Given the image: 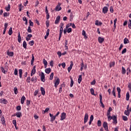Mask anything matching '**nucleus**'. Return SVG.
<instances>
[{
    "mask_svg": "<svg viewBox=\"0 0 131 131\" xmlns=\"http://www.w3.org/2000/svg\"><path fill=\"white\" fill-rule=\"evenodd\" d=\"M126 73V70H125V68L124 67H122V74H125Z\"/></svg>",
    "mask_w": 131,
    "mask_h": 131,
    "instance_id": "nucleus-34",
    "label": "nucleus"
},
{
    "mask_svg": "<svg viewBox=\"0 0 131 131\" xmlns=\"http://www.w3.org/2000/svg\"><path fill=\"white\" fill-rule=\"evenodd\" d=\"M60 6H61V5L60 4H59L56 7H55V10L59 11H61V10H62V7H60Z\"/></svg>",
    "mask_w": 131,
    "mask_h": 131,
    "instance_id": "nucleus-13",
    "label": "nucleus"
},
{
    "mask_svg": "<svg viewBox=\"0 0 131 131\" xmlns=\"http://www.w3.org/2000/svg\"><path fill=\"white\" fill-rule=\"evenodd\" d=\"M98 42H99V43H103V42H104V39L103 37L99 36L98 38Z\"/></svg>",
    "mask_w": 131,
    "mask_h": 131,
    "instance_id": "nucleus-9",
    "label": "nucleus"
},
{
    "mask_svg": "<svg viewBox=\"0 0 131 131\" xmlns=\"http://www.w3.org/2000/svg\"><path fill=\"white\" fill-rule=\"evenodd\" d=\"M26 100V97H25V96H23L21 98H20V103L21 104H24V101Z\"/></svg>",
    "mask_w": 131,
    "mask_h": 131,
    "instance_id": "nucleus-15",
    "label": "nucleus"
},
{
    "mask_svg": "<svg viewBox=\"0 0 131 131\" xmlns=\"http://www.w3.org/2000/svg\"><path fill=\"white\" fill-rule=\"evenodd\" d=\"M39 76H40L41 81H42V82H45L46 81L45 73H43V72H41V75H40V74H39Z\"/></svg>",
    "mask_w": 131,
    "mask_h": 131,
    "instance_id": "nucleus-1",
    "label": "nucleus"
},
{
    "mask_svg": "<svg viewBox=\"0 0 131 131\" xmlns=\"http://www.w3.org/2000/svg\"><path fill=\"white\" fill-rule=\"evenodd\" d=\"M66 118V114L64 112L61 113V117H60V120L62 121L64 120Z\"/></svg>",
    "mask_w": 131,
    "mask_h": 131,
    "instance_id": "nucleus-6",
    "label": "nucleus"
},
{
    "mask_svg": "<svg viewBox=\"0 0 131 131\" xmlns=\"http://www.w3.org/2000/svg\"><path fill=\"white\" fill-rule=\"evenodd\" d=\"M43 64H44L45 68H46L48 66V61H47L45 59H43Z\"/></svg>",
    "mask_w": 131,
    "mask_h": 131,
    "instance_id": "nucleus-21",
    "label": "nucleus"
},
{
    "mask_svg": "<svg viewBox=\"0 0 131 131\" xmlns=\"http://www.w3.org/2000/svg\"><path fill=\"white\" fill-rule=\"evenodd\" d=\"M70 26H72V23L68 24V25H66V29H68Z\"/></svg>",
    "mask_w": 131,
    "mask_h": 131,
    "instance_id": "nucleus-43",
    "label": "nucleus"
},
{
    "mask_svg": "<svg viewBox=\"0 0 131 131\" xmlns=\"http://www.w3.org/2000/svg\"><path fill=\"white\" fill-rule=\"evenodd\" d=\"M50 117H51L50 121L51 122H53L56 119V117L55 116H53V114L50 113L49 114Z\"/></svg>",
    "mask_w": 131,
    "mask_h": 131,
    "instance_id": "nucleus-7",
    "label": "nucleus"
},
{
    "mask_svg": "<svg viewBox=\"0 0 131 131\" xmlns=\"http://www.w3.org/2000/svg\"><path fill=\"white\" fill-rule=\"evenodd\" d=\"M126 51H127L126 48L124 49L122 51L121 54H122V55H123V54H125V53H126Z\"/></svg>",
    "mask_w": 131,
    "mask_h": 131,
    "instance_id": "nucleus-49",
    "label": "nucleus"
},
{
    "mask_svg": "<svg viewBox=\"0 0 131 131\" xmlns=\"http://www.w3.org/2000/svg\"><path fill=\"white\" fill-rule=\"evenodd\" d=\"M31 79V78H30V77H28L26 80L27 82H28L29 83H30V80Z\"/></svg>",
    "mask_w": 131,
    "mask_h": 131,
    "instance_id": "nucleus-50",
    "label": "nucleus"
},
{
    "mask_svg": "<svg viewBox=\"0 0 131 131\" xmlns=\"http://www.w3.org/2000/svg\"><path fill=\"white\" fill-rule=\"evenodd\" d=\"M60 16H57L55 21V24H58L60 22Z\"/></svg>",
    "mask_w": 131,
    "mask_h": 131,
    "instance_id": "nucleus-14",
    "label": "nucleus"
},
{
    "mask_svg": "<svg viewBox=\"0 0 131 131\" xmlns=\"http://www.w3.org/2000/svg\"><path fill=\"white\" fill-rule=\"evenodd\" d=\"M8 56H9V57H13V56H14V52H7V53Z\"/></svg>",
    "mask_w": 131,
    "mask_h": 131,
    "instance_id": "nucleus-20",
    "label": "nucleus"
},
{
    "mask_svg": "<svg viewBox=\"0 0 131 131\" xmlns=\"http://www.w3.org/2000/svg\"><path fill=\"white\" fill-rule=\"evenodd\" d=\"M29 24H30V26L33 27L34 24L33 22H32L31 19L29 20Z\"/></svg>",
    "mask_w": 131,
    "mask_h": 131,
    "instance_id": "nucleus-51",
    "label": "nucleus"
},
{
    "mask_svg": "<svg viewBox=\"0 0 131 131\" xmlns=\"http://www.w3.org/2000/svg\"><path fill=\"white\" fill-rule=\"evenodd\" d=\"M27 31L28 32H29V33H31V32H32V30H31V28L30 27V26L28 27Z\"/></svg>",
    "mask_w": 131,
    "mask_h": 131,
    "instance_id": "nucleus-42",
    "label": "nucleus"
},
{
    "mask_svg": "<svg viewBox=\"0 0 131 131\" xmlns=\"http://www.w3.org/2000/svg\"><path fill=\"white\" fill-rule=\"evenodd\" d=\"M112 94L114 97H115V98H116V93H115V87H114L113 88Z\"/></svg>",
    "mask_w": 131,
    "mask_h": 131,
    "instance_id": "nucleus-27",
    "label": "nucleus"
},
{
    "mask_svg": "<svg viewBox=\"0 0 131 131\" xmlns=\"http://www.w3.org/2000/svg\"><path fill=\"white\" fill-rule=\"evenodd\" d=\"M113 120V123H115V124H117V117L116 116H113L112 117V119Z\"/></svg>",
    "mask_w": 131,
    "mask_h": 131,
    "instance_id": "nucleus-10",
    "label": "nucleus"
},
{
    "mask_svg": "<svg viewBox=\"0 0 131 131\" xmlns=\"http://www.w3.org/2000/svg\"><path fill=\"white\" fill-rule=\"evenodd\" d=\"M18 8H19V12H21V11H22V4H20L18 6Z\"/></svg>",
    "mask_w": 131,
    "mask_h": 131,
    "instance_id": "nucleus-53",
    "label": "nucleus"
},
{
    "mask_svg": "<svg viewBox=\"0 0 131 131\" xmlns=\"http://www.w3.org/2000/svg\"><path fill=\"white\" fill-rule=\"evenodd\" d=\"M14 74V75H18V70L17 69H15Z\"/></svg>",
    "mask_w": 131,
    "mask_h": 131,
    "instance_id": "nucleus-52",
    "label": "nucleus"
},
{
    "mask_svg": "<svg viewBox=\"0 0 131 131\" xmlns=\"http://www.w3.org/2000/svg\"><path fill=\"white\" fill-rule=\"evenodd\" d=\"M26 104H27V106H30V100H27Z\"/></svg>",
    "mask_w": 131,
    "mask_h": 131,
    "instance_id": "nucleus-58",
    "label": "nucleus"
},
{
    "mask_svg": "<svg viewBox=\"0 0 131 131\" xmlns=\"http://www.w3.org/2000/svg\"><path fill=\"white\" fill-rule=\"evenodd\" d=\"M34 62V55H32V59L31 60V64L33 66V62Z\"/></svg>",
    "mask_w": 131,
    "mask_h": 131,
    "instance_id": "nucleus-25",
    "label": "nucleus"
},
{
    "mask_svg": "<svg viewBox=\"0 0 131 131\" xmlns=\"http://www.w3.org/2000/svg\"><path fill=\"white\" fill-rule=\"evenodd\" d=\"M110 11L111 13H113V12H114V10L113 9V7L112 6L110 7Z\"/></svg>",
    "mask_w": 131,
    "mask_h": 131,
    "instance_id": "nucleus-59",
    "label": "nucleus"
},
{
    "mask_svg": "<svg viewBox=\"0 0 131 131\" xmlns=\"http://www.w3.org/2000/svg\"><path fill=\"white\" fill-rule=\"evenodd\" d=\"M56 80L54 83V86L55 88H57L58 85H59V83H60V79L58 77H56Z\"/></svg>",
    "mask_w": 131,
    "mask_h": 131,
    "instance_id": "nucleus-4",
    "label": "nucleus"
},
{
    "mask_svg": "<svg viewBox=\"0 0 131 131\" xmlns=\"http://www.w3.org/2000/svg\"><path fill=\"white\" fill-rule=\"evenodd\" d=\"M51 70L50 68H47L45 70V72L47 74H50L51 73Z\"/></svg>",
    "mask_w": 131,
    "mask_h": 131,
    "instance_id": "nucleus-19",
    "label": "nucleus"
},
{
    "mask_svg": "<svg viewBox=\"0 0 131 131\" xmlns=\"http://www.w3.org/2000/svg\"><path fill=\"white\" fill-rule=\"evenodd\" d=\"M84 67V64L83 63V61H82L81 68H80V71H82V70H83Z\"/></svg>",
    "mask_w": 131,
    "mask_h": 131,
    "instance_id": "nucleus-37",
    "label": "nucleus"
},
{
    "mask_svg": "<svg viewBox=\"0 0 131 131\" xmlns=\"http://www.w3.org/2000/svg\"><path fill=\"white\" fill-rule=\"evenodd\" d=\"M35 68H36V66H34V67L31 71V73L35 74V73L36 72V70L35 69Z\"/></svg>",
    "mask_w": 131,
    "mask_h": 131,
    "instance_id": "nucleus-22",
    "label": "nucleus"
},
{
    "mask_svg": "<svg viewBox=\"0 0 131 131\" xmlns=\"http://www.w3.org/2000/svg\"><path fill=\"white\" fill-rule=\"evenodd\" d=\"M70 79H71L70 86L71 88H72V86H73L74 81H73V79H72V77H71V76H70Z\"/></svg>",
    "mask_w": 131,
    "mask_h": 131,
    "instance_id": "nucleus-23",
    "label": "nucleus"
},
{
    "mask_svg": "<svg viewBox=\"0 0 131 131\" xmlns=\"http://www.w3.org/2000/svg\"><path fill=\"white\" fill-rule=\"evenodd\" d=\"M12 123L13 124H14V126H16V125H17V121H16V120H13Z\"/></svg>",
    "mask_w": 131,
    "mask_h": 131,
    "instance_id": "nucleus-48",
    "label": "nucleus"
},
{
    "mask_svg": "<svg viewBox=\"0 0 131 131\" xmlns=\"http://www.w3.org/2000/svg\"><path fill=\"white\" fill-rule=\"evenodd\" d=\"M3 16H4V17H8V16H9V15L8 14L7 12H4Z\"/></svg>",
    "mask_w": 131,
    "mask_h": 131,
    "instance_id": "nucleus-64",
    "label": "nucleus"
},
{
    "mask_svg": "<svg viewBox=\"0 0 131 131\" xmlns=\"http://www.w3.org/2000/svg\"><path fill=\"white\" fill-rule=\"evenodd\" d=\"M21 35L20 34V32L18 33V36H17V41L20 43H21Z\"/></svg>",
    "mask_w": 131,
    "mask_h": 131,
    "instance_id": "nucleus-16",
    "label": "nucleus"
},
{
    "mask_svg": "<svg viewBox=\"0 0 131 131\" xmlns=\"http://www.w3.org/2000/svg\"><path fill=\"white\" fill-rule=\"evenodd\" d=\"M50 65L51 67H54V61L51 60L50 62Z\"/></svg>",
    "mask_w": 131,
    "mask_h": 131,
    "instance_id": "nucleus-57",
    "label": "nucleus"
},
{
    "mask_svg": "<svg viewBox=\"0 0 131 131\" xmlns=\"http://www.w3.org/2000/svg\"><path fill=\"white\" fill-rule=\"evenodd\" d=\"M117 91L118 93H121V89H120V88L119 87L117 88Z\"/></svg>",
    "mask_w": 131,
    "mask_h": 131,
    "instance_id": "nucleus-61",
    "label": "nucleus"
},
{
    "mask_svg": "<svg viewBox=\"0 0 131 131\" xmlns=\"http://www.w3.org/2000/svg\"><path fill=\"white\" fill-rule=\"evenodd\" d=\"M63 33V28L60 27V30H59V34H62Z\"/></svg>",
    "mask_w": 131,
    "mask_h": 131,
    "instance_id": "nucleus-56",
    "label": "nucleus"
},
{
    "mask_svg": "<svg viewBox=\"0 0 131 131\" xmlns=\"http://www.w3.org/2000/svg\"><path fill=\"white\" fill-rule=\"evenodd\" d=\"M16 110L17 111H20V110H21V106H16Z\"/></svg>",
    "mask_w": 131,
    "mask_h": 131,
    "instance_id": "nucleus-60",
    "label": "nucleus"
},
{
    "mask_svg": "<svg viewBox=\"0 0 131 131\" xmlns=\"http://www.w3.org/2000/svg\"><path fill=\"white\" fill-rule=\"evenodd\" d=\"M10 9H11V5L10 4H8V6L5 7L6 11H7V12H9L10 11Z\"/></svg>",
    "mask_w": 131,
    "mask_h": 131,
    "instance_id": "nucleus-38",
    "label": "nucleus"
},
{
    "mask_svg": "<svg viewBox=\"0 0 131 131\" xmlns=\"http://www.w3.org/2000/svg\"><path fill=\"white\" fill-rule=\"evenodd\" d=\"M81 80H82V75H80L78 79V83H80L81 82Z\"/></svg>",
    "mask_w": 131,
    "mask_h": 131,
    "instance_id": "nucleus-18",
    "label": "nucleus"
},
{
    "mask_svg": "<svg viewBox=\"0 0 131 131\" xmlns=\"http://www.w3.org/2000/svg\"><path fill=\"white\" fill-rule=\"evenodd\" d=\"M126 100L128 101L129 100V92H127L126 94Z\"/></svg>",
    "mask_w": 131,
    "mask_h": 131,
    "instance_id": "nucleus-28",
    "label": "nucleus"
},
{
    "mask_svg": "<svg viewBox=\"0 0 131 131\" xmlns=\"http://www.w3.org/2000/svg\"><path fill=\"white\" fill-rule=\"evenodd\" d=\"M103 126L106 131H109V129H108V123L106 122H104L103 123Z\"/></svg>",
    "mask_w": 131,
    "mask_h": 131,
    "instance_id": "nucleus-3",
    "label": "nucleus"
},
{
    "mask_svg": "<svg viewBox=\"0 0 131 131\" xmlns=\"http://www.w3.org/2000/svg\"><path fill=\"white\" fill-rule=\"evenodd\" d=\"M129 43V40H128V39H127V38H125L124 39V45H126V43Z\"/></svg>",
    "mask_w": 131,
    "mask_h": 131,
    "instance_id": "nucleus-32",
    "label": "nucleus"
},
{
    "mask_svg": "<svg viewBox=\"0 0 131 131\" xmlns=\"http://www.w3.org/2000/svg\"><path fill=\"white\" fill-rule=\"evenodd\" d=\"M8 28V23H5L4 24V29H7Z\"/></svg>",
    "mask_w": 131,
    "mask_h": 131,
    "instance_id": "nucleus-63",
    "label": "nucleus"
},
{
    "mask_svg": "<svg viewBox=\"0 0 131 131\" xmlns=\"http://www.w3.org/2000/svg\"><path fill=\"white\" fill-rule=\"evenodd\" d=\"M122 119L123 120H124V121H127V117L125 116H122Z\"/></svg>",
    "mask_w": 131,
    "mask_h": 131,
    "instance_id": "nucleus-44",
    "label": "nucleus"
},
{
    "mask_svg": "<svg viewBox=\"0 0 131 131\" xmlns=\"http://www.w3.org/2000/svg\"><path fill=\"white\" fill-rule=\"evenodd\" d=\"M1 121L2 122V124L5 125L6 124V119H5V117L2 116L1 118Z\"/></svg>",
    "mask_w": 131,
    "mask_h": 131,
    "instance_id": "nucleus-17",
    "label": "nucleus"
},
{
    "mask_svg": "<svg viewBox=\"0 0 131 131\" xmlns=\"http://www.w3.org/2000/svg\"><path fill=\"white\" fill-rule=\"evenodd\" d=\"M40 90L41 91V95H42V96H45L46 95V91L45 90V88H43V87H40Z\"/></svg>",
    "mask_w": 131,
    "mask_h": 131,
    "instance_id": "nucleus-12",
    "label": "nucleus"
},
{
    "mask_svg": "<svg viewBox=\"0 0 131 131\" xmlns=\"http://www.w3.org/2000/svg\"><path fill=\"white\" fill-rule=\"evenodd\" d=\"M53 78H54V73H51L50 76V80H53Z\"/></svg>",
    "mask_w": 131,
    "mask_h": 131,
    "instance_id": "nucleus-41",
    "label": "nucleus"
},
{
    "mask_svg": "<svg viewBox=\"0 0 131 131\" xmlns=\"http://www.w3.org/2000/svg\"><path fill=\"white\" fill-rule=\"evenodd\" d=\"M23 47L24 49H27V43H26V41H24Z\"/></svg>",
    "mask_w": 131,
    "mask_h": 131,
    "instance_id": "nucleus-26",
    "label": "nucleus"
},
{
    "mask_svg": "<svg viewBox=\"0 0 131 131\" xmlns=\"http://www.w3.org/2000/svg\"><path fill=\"white\" fill-rule=\"evenodd\" d=\"M128 28H129V29H131V20L130 19L128 20Z\"/></svg>",
    "mask_w": 131,
    "mask_h": 131,
    "instance_id": "nucleus-45",
    "label": "nucleus"
},
{
    "mask_svg": "<svg viewBox=\"0 0 131 131\" xmlns=\"http://www.w3.org/2000/svg\"><path fill=\"white\" fill-rule=\"evenodd\" d=\"M90 93L91 95H93V96H96V94H95V90H94V89L91 88L90 89Z\"/></svg>",
    "mask_w": 131,
    "mask_h": 131,
    "instance_id": "nucleus-30",
    "label": "nucleus"
},
{
    "mask_svg": "<svg viewBox=\"0 0 131 131\" xmlns=\"http://www.w3.org/2000/svg\"><path fill=\"white\" fill-rule=\"evenodd\" d=\"M101 124H102V122L101 121V120H98L97 121V126H101Z\"/></svg>",
    "mask_w": 131,
    "mask_h": 131,
    "instance_id": "nucleus-47",
    "label": "nucleus"
},
{
    "mask_svg": "<svg viewBox=\"0 0 131 131\" xmlns=\"http://www.w3.org/2000/svg\"><path fill=\"white\" fill-rule=\"evenodd\" d=\"M31 81H32V82H34V83H35V82L37 81V77L36 76H33L31 79Z\"/></svg>",
    "mask_w": 131,
    "mask_h": 131,
    "instance_id": "nucleus-11",
    "label": "nucleus"
},
{
    "mask_svg": "<svg viewBox=\"0 0 131 131\" xmlns=\"http://www.w3.org/2000/svg\"><path fill=\"white\" fill-rule=\"evenodd\" d=\"M115 66V62H112L110 63V67L111 68L112 67H114Z\"/></svg>",
    "mask_w": 131,
    "mask_h": 131,
    "instance_id": "nucleus-39",
    "label": "nucleus"
},
{
    "mask_svg": "<svg viewBox=\"0 0 131 131\" xmlns=\"http://www.w3.org/2000/svg\"><path fill=\"white\" fill-rule=\"evenodd\" d=\"M16 117H17L18 118H20V117L22 116V114L21 113V112H17L16 113Z\"/></svg>",
    "mask_w": 131,
    "mask_h": 131,
    "instance_id": "nucleus-31",
    "label": "nucleus"
},
{
    "mask_svg": "<svg viewBox=\"0 0 131 131\" xmlns=\"http://www.w3.org/2000/svg\"><path fill=\"white\" fill-rule=\"evenodd\" d=\"M82 35H83V36H84V37H85V38H88V36H86V33H85V31H84V30L82 31Z\"/></svg>",
    "mask_w": 131,
    "mask_h": 131,
    "instance_id": "nucleus-36",
    "label": "nucleus"
},
{
    "mask_svg": "<svg viewBox=\"0 0 131 131\" xmlns=\"http://www.w3.org/2000/svg\"><path fill=\"white\" fill-rule=\"evenodd\" d=\"M1 70L3 73L4 74H6V70H5V68H4V67H1Z\"/></svg>",
    "mask_w": 131,
    "mask_h": 131,
    "instance_id": "nucleus-40",
    "label": "nucleus"
},
{
    "mask_svg": "<svg viewBox=\"0 0 131 131\" xmlns=\"http://www.w3.org/2000/svg\"><path fill=\"white\" fill-rule=\"evenodd\" d=\"M29 45H30V46H33V45H34V40H31L29 42Z\"/></svg>",
    "mask_w": 131,
    "mask_h": 131,
    "instance_id": "nucleus-46",
    "label": "nucleus"
},
{
    "mask_svg": "<svg viewBox=\"0 0 131 131\" xmlns=\"http://www.w3.org/2000/svg\"><path fill=\"white\" fill-rule=\"evenodd\" d=\"M102 13H103V14H107L108 13V7H104L102 8Z\"/></svg>",
    "mask_w": 131,
    "mask_h": 131,
    "instance_id": "nucleus-8",
    "label": "nucleus"
},
{
    "mask_svg": "<svg viewBox=\"0 0 131 131\" xmlns=\"http://www.w3.org/2000/svg\"><path fill=\"white\" fill-rule=\"evenodd\" d=\"M91 84L92 85H95V84H96V80H93L91 82Z\"/></svg>",
    "mask_w": 131,
    "mask_h": 131,
    "instance_id": "nucleus-55",
    "label": "nucleus"
},
{
    "mask_svg": "<svg viewBox=\"0 0 131 131\" xmlns=\"http://www.w3.org/2000/svg\"><path fill=\"white\" fill-rule=\"evenodd\" d=\"M124 114L127 116H129V114H130L129 110H125L124 112Z\"/></svg>",
    "mask_w": 131,
    "mask_h": 131,
    "instance_id": "nucleus-29",
    "label": "nucleus"
},
{
    "mask_svg": "<svg viewBox=\"0 0 131 131\" xmlns=\"http://www.w3.org/2000/svg\"><path fill=\"white\" fill-rule=\"evenodd\" d=\"M72 32V28H69V29H68L67 30L68 33H70V32Z\"/></svg>",
    "mask_w": 131,
    "mask_h": 131,
    "instance_id": "nucleus-54",
    "label": "nucleus"
},
{
    "mask_svg": "<svg viewBox=\"0 0 131 131\" xmlns=\"http://www.w3.org/2000/svg\"><path fill=\"white\" fill-rule=\"evenodd\" d=\"M8 34L9 35H12V34H13V29H12V27L10 28L9 30L8 31Z\"/></svg>",
    "mask_w": 131,
    "mask_h": 131,
    "instance_id": "nucleus-24",
    "label": "nucleus"
},
{
    "mask_svg": "<svg viewBox=\"0 0 131 131\" xmlns=\"http://www.w3.org/2000/svg\"><path fill=\"white\" fill-rule=\"evenodd\" d=\"M18 72H19V76L20 78H22V74H23L22 69H19L18 70Z\"/></svg>",
    "mask_w": 131,
    "mask_h": 131,
    "instance_id": "nucleus-35",
    "label": "nucleus"
},
{
    "mask_svg": "<svg viewBox=\"0 0 131 131\" xmlns=\"http://www.w3.org/2000/svg\"><path fill=\"white\" fill-rule=\"evenodd\" d=\"M13 91L14 92L15 95H17V94H18V88H17L16 87H14L13 88Z\"/></svg>",
    "mask_w": 131,
    "mask_h": 131,
    "instance_id": "nucleus-33",
    "label": "nucleus"
},
{
    "mask_svg": "<svg viewBox=\"0 0 131 131\" xmlns=\"http://www.w3.org/2000/svg\"><path fill=\"white\" fill-rule=\"evenodd\" d=\"M89 119V114L87 113H85L84 117V123L85 124L86 123L88 122V120Z\"/></svg>",
    "mask_w": 131,
    "mask_h": 131,
    "instance_id": "nucleus-2",
    "label": "nucleus"
},
{
    "mask_svg": "<svg viewBox=\"0 0 131 131\" xmlns=\"http://www.w3.org/2000/svg\"><path fill=\"white\" fill-rule=\"evenodd\" d=\"M0 101V103H1V104H5V105H7L8 104V100L4 98L1 99Z\"/></svg>",
    "mask_w": 131,
    "mask_h": 131,
    "instance_id": "nucleus-5",
    "label": "nucleus"
},
{
    "mask_svg": "<svg viewBox=\"0 0 131 131\" xmlns=\"http://www.w3.org/2000/svg\"><path fill=\"white\" fill-rule=\"evenodd\" d=\"M38 5H39V2L38 1H36L35 6L37 7Z\"/></svg>",
    "mask_w": 131,
    "mask_h": 131,
    "instance_id": "nucleus-62",
    "label": "nucleus"
}]
</instances>
